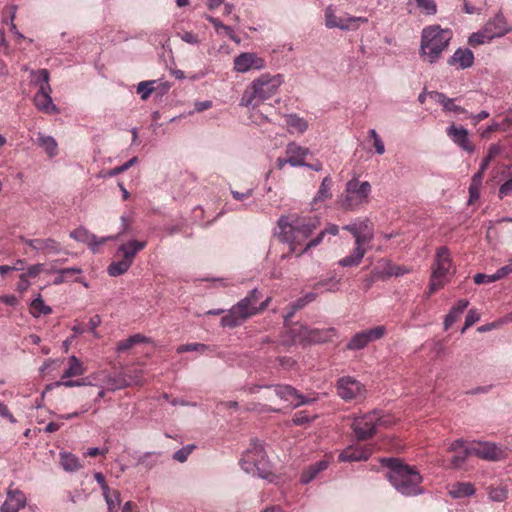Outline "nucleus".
Returning <instances> with one entry per match:
<instances>
[{"label": "nucleus", "instance_id": "7ed1b4c3", "mask_svg": "<svg viewBox=\"0 0 512 512\" xmlns=\"http://www.w3.org/2000/svg\"><path fill=\"white\" fill-rule=\"evenodd\" d=\"M452 38V30L442 28L438 24L423 28L419 47L420 57L430 64L436 63L441 58L442 53L449 47Z\"/></svg>", "mask_w": 512, "mask_h": 512}, {"label": "nucleus", "instance_id": "e2e57ef3", "mask_svg": "<svg viewBox=\"0 0 512 512\" xmlns=\"http://www.w3.org/2000/svg\"><path fill=\"white\" fill-rule=\"evenodd\" d=\"M470 455L471 454H466V448L463 451L458 452V454L455 455L451 460L452 466L455 468H460L465 462L467 456Z\"/></svg>", "mask_w": 512, "mask_h": 512}, {"label": "nucleus", "instance_id": "13d9d810", "mask_svg": "<svg viewBox=\"0 0 512 512\" xmlns=\"http://www.w3.org/2000/svg\"><path fill=\"white\" fill-rule=\"evenodd\" d=\"M313 418V416L308 415L305 411H299L294 414L292 421L295 425H303L310 422Z\"/></svg>", "mask_w": 512, "mask_h": 512}, {"label": "nucleus", "instance_id": "39448f33", "mask_svg": "<svg viewBox=\"0 0 512 512\" xmlns=\"http://www.w3.org/2000/svg\"><path fill=\"white\" fill-rule=\"evenodd\" d=\"M456 268L453 265L450 251L442 246L436 250L433 263L431 265V276L428 288V294L431 295L442 288L449 279L455 274Z\"/></svg>", "mask_w": 512, "mask_h": 512}, {"label": "nucleus", "instance_id": "37998d69", "mask_svg": "<svg viewBox=\"0 0 512 512\" xmlns=\"http://www.w3.org/2000/svg\"><path fill=\"white\" fill-rule=\"evenodd\" d=\"M482 175L483 173L478 171L473 177L471 184L469 186V203H472L473 201L477 200L479 198V190L482 183Z\"/></svg>", "mask_w": 512, "mask_h": 512}, {"label": "nucleus", "instance_id": "c756f323", "mask_svg": "<svg viewBox=\"0 0 512 512\" xmlns=\"http://www.w3.org/2000/svg\"><path fill=\"white\" fill-rule=\"evenodd\" d=\"M329 466L328 460H320L317 463L310 465L308 468H306L302 474L300 481L302 484H308L311 482L315 477L322 471L326 470Z\"/></svg>", "mask_w": 512, "mask_h": 512}, {"label": "nucleus", "instance_id": "f8f14e48", "mask_svg": "<svg viewBox=\"0 0 512 512\" xmlns=\"http://www.w3.org/2000/svg\"><path fill=\"white\" fill-rule=\"evenodd\" d=\"M472 454L487 461H500L508 456V449L492 442H478L466 448Z\"/></svg>", "mask_w": 512, "mask_h": 512}, {"label": "nucleus", "instance_id": "5701e85b", "mask_svg": "<svg viewBox=\"0 0 512 512\" xmlns=\"http://www.w3.org/2000/svg\"><path fill=\"white\" fill-rule=\"evenodd\" d=\"M373 453L371 446L353 445L347 447L339 454V460L342 462L365 461Z\"/></svg>", "mask_w": 512, "mask_h": 512}, {"label": "nucleus", "instance_id": "20e7f679", "mask_svg": "<svg viewBox=\"0 0 512 512\" xmlns=\"http://www.w3.org/2000/svg\"><path fill=\"white\" fill-rule=\"evenodd\" d=\"M283 83L284 76L282 74H261L247 86L241 97L240 105L245 107L259 106L276 95Z\"/></svg>", "mask_w": 512, "mask_h": 512}, {"label": "nucleus", "instance_id": "423d86ee", "mask_svg": "<svg viewBox=\"0 0 512 512\" xmlns=\"http://www.w3.org/2000/svg\"><path fill=\"white\" fill-rule=\"evenodd\" d=\"M260 292L252 289L249 294L233 305L228 313L221 318V326L235 328L240 326L250 317L257 315L256 304L259 302Z\"/></svg>", "mask_w": 512, "mask_h": 512}, {"label": "nucleus", "instance_id": "dca6fc26", "mask_svg": "<svg viewBox=\"0 0 512 512\" xmlns=\"http://www.w3.org/2000/svg\"><path fill=\"white\" fill-rule=\"evenodd\" d=\"M19 240L29 246L33 251L37 253H43L45 255H56L62 250L61 244L53 238H26L19 236Z\"/></svg>", "mask_w": 512, "mask_h": 512}, {"label": "nucleus", "instance_id": "473e14b6", "mask_svg": "<svg viewBox=\"0 0 512 512\" xmlns=\"http://www.w3.org/2000/svg\"><path fill=\"white\" fill-rule=\"evenodd\" d=\"M474 494L475 488L470 482H458L449 490V495L454 499L470 497Z\"/></svg>", "mask_w": 512, "mask_h": 512}, {"label": "nucleus", "instance_id": "a878e982", "mask_svg": "<svg viewBox=\"0 0 512 512\" xmlns=\"http://www.w3.org/2000/svg\"><path fill=\"white\" fill-rule=\"evenodd\" d=\"M146 245V241L131 240L127 243L121 244L118 247L116 256L121 257V259H124L129 263L133 264L137 253L143 250L146 247Z\"/></svg>", "mask_w": 512, "mask_h": 512}, {"label": "nucleus", "instance_id": "f257e3e1", "mask_svg": "<svg viewBox=\"0 0 512 512\" xmlns=\"http://www.w3.org/2000/svg\"><path fill=\"white\" fill-rule=\"evenodd\" d=\"M277 226L279 241L289 245L290 253H296L298 247L320 226V220L317 216L283 215L278 219Z\"/></svg>", "mask_w": 512, "mask_h": 512}, {"label": "nucleus", "instance_id": "b1692460", "mask_svg": "<svg viewBox=\"0 0 512 512\" xmlns=\"http://www.w3.org/2000/svg\"><path fill=\"white\" fill-rule=\"evenodd\" d=\"M484 28L491 39L502 37L512 31V27L508 25L502 14L495 15L485 24Z\"/></svg>", "mask_w": 512, "mask_h": 512}, {"label": "nucleus", "instance_id": "9b49d317", "mask_svg": "<svg viewBox=\"0 0 512 512\" xmlns=\"http://www.w3.org/2000/svg\"><path fill=\"white\" fill-rule=\"evenodd\" d=\"M42 77V83L38 92L34 96V105L44 113H58V108L54 105L51 97V86L49 84V72L47 69H40L37 73Z\"/></svg>", "mask_w": 512, "mask_h": 512}, {"label": "nucleus", "instance_id": "69168bd1", "mask_svg": "<svg viewBox=\"0 0 512 512\" xmlns=\"http://www.w3.org/2000/svg\"><path fill=\"white\" fill-rule=\"evenodd\" d=\"M101 317L99 315H94L89 320V331L93 334L95 337H99L98 332L96 331L97 327L101 325Z\"/></svg>", "mask_w": 512, "mask_h": 512}, {"label": "nucleus", "instance_id": "f3484780", "mask_svg": "<svg viewBox=\"0 0 512 512\" xmlns=\"http://www.w3.org/2000/svg\"><path fill=\"white\" fill-rule=\"evenodd\" d=\"M386 333L384 326H377L372 329L356 333L347 344L349 350H360L368 343L381 339Z\"/></svg>", "mask_w": 512, "mask_h": 512}, {"label": "nucleus", "instance_id": "393cba45", "mask_svg": "<svg viewBox=\"0 0 512 512\" xmlns=\"http://www.w3.org/2000/svg\"><path fill=\"white\" fill-rule=\"evenodd\" d=\"M448 64L457 70L468 69L474 64V54L469 48H458L448 59Z\"/></svg>", "mask_w": 512, "mask_h": 512}, {"label": "nucleus", "instance_id": "8fccbe9b", "mask_svg": "<svg viewBox=\"0 0 512 512\" xmlns=\"http://www.w3.org/2000/svg\"><path fill=\"white\" fill-rule=\"evenodd\" d=\"M491 40L492 39L490 37H488V33L485 31V28H483V30L480 32L473 33L469 37V43L474 46L487 43Z\"/></svg>", "mask_w": 512, "mask_h": 512}, {"label": "nucleus", "instance_id": "6e6d98bb", "mask_svg": "<svg viewBox=\"0 0 512 512\" xmlns=\"http://www.w3.org/2000/svg\"><path fill=\"white\" fill-rule=\"evenodd\" d=\"M45 271V265L37 263L29 266L27 271L24 273L28 278H36L40 273Z\"/></svg>", "mask_w": 512, "mask_h": 512}, {"label": "nucleus", "instance_id": "72a5a7b5", "mask_svg": "<svg viewBox=\"0 0 512 512\" xmlns=\"http://www.w3.org/2000/svg\"><path fill=\"white\" fill-rule=\"evenodd\" d=\"M85 373L83 363L75 356L72 355L68 360V367L65 369L62 375V379L81 376Z\"/></svg>", "mask_w": 512, "mask_h": 512}, {"label": "nucleus", "instance_id": "09e8293b", "mask_svg": "<svg viewBox=\"0 0 512 512\" xmlns=\"http://www.w3.org/2000/svg\"><path fill=\"white\" fill-rule=\"evenodd\" d=\"M154 81L140 82L137 86V93L141 99L146 100L154 90Z\"/></svg>", "mask_w": 512, "mask_h": 512}, {"label": "nucleus", "instance_id": "aec40b11", "mask_svg": "<svg viewBox=\"0 0 512 512\" xmlns=\"http://www.w3.org/2000/svg\"><path fill=\"white\" fill-rule=\"evenodd\" d=\"M27 504L25 494L19 489H8L0 512H19Z\"/></svg>", "mask_w": 512, "mask_h": 512}, {"label": "nucleus", "instance_id": "2eb2a0df", "mask_svg": "<svg viewBox=\"0 0 512 512\" xmlns=\"http://www.w3.org/2000/svg\"><path fill=\"white\" fill-rule=\"evenodd\" d=\"M293 342H313L321 343L328 341L335 335V329L330 328L327 330L309 329L306 326H298L291 329Z\"/></svg>", "mask_w": 512, "mask_h": 512}, {"label": "nucleus", "instance_id": "de8ad7c7", "mask_svg": "<svg viewBox=\"0 0 512 512\" xmlns=\"http://www.w3.org/2000/svg\"><path fill=\"white\" fill-rule=\"evenodd\" d=\"M499 153H500L499 146L491 145L488 149L486 157L481 162L479 171L483 173L488 168L492 159L495 158Z\"/></svg>", "mask_w": 512, "mask_h": 512}, {"label": "nucleus", "instance_id": "0eeeda50", "mask_svg": "<svg viewBox=\"0 0 512 512\" xmlns=\"http://www.w3.org/2000/svg\"><path fill=\"white\" fill-rule=\"evenodd\" d=\"M240 465L246 473L258 476L262 479L272 480L273 478L266 452L259 443L254 444L243 454Z\"/></svg>", "mask_w": 512, "mask_h": 512}, {"label": "nucleus", "instance_id": "cd10ccee", "mask_svg": "<svg viewBox=\"0 0 512 512\" xmlns=\"http://www.w3.org/2000/svg\"><path fill=\"white\" fill-rule=\"evenodd\" d=\"M430 97L440 105H442L443 109L446 112H453L456 114H468L467 110L457 104H455V100L452 98H448L444 93L433 91L430 94Z\"/></svg>", "mask_w": 512, "mask_h": 512}, {"label": "nucleus", "instance_id": "ea45409f", "mask_svg": "<svg viewBox=\"0 0 512 512\" xmlns=\"http://www.w3.org/2000/svg\"><path fill=\"white\" fill-rule=\"evenodd\" d=\"M331 187H332L331 178L325 177L321 182V185L319 187L317 194L315 195V197L313 199V202L317 203L319 201H325L327 199H330L332 197V194L330 191Z\"/></svg>", "mask_w": 512, "mask_h": 512}, {"label": "nucleus", "instance_id": "3c124183", "mask_svg": "<svg viewBox=\"0 0 512 512\" xmlns=\"http://www.w3.org/2000/svg\"><path fill=\"white\" fill-rule=\"evenodd\" d=\"M489 498L495 502H502L507 498V490L503 487L491 488Z\"/></svg>", "mask_w": 512, "mask_h": 512}, {"label": "nucleus", "instance_id": "6e6552de", "mask_svg": "<svg viewBox=\"0 0 512 512\" xmlns=\"http://www.w3.org/2000/svg\"><path fill=\"white\" fill-rule=\"evenodd\" d=\"M389 424L390 422L382 415L381 411L374 410L355 417L351 428L358 440H365L372 437L378 427Z\"/></svg>", "mask_w": 512, "mask_h": 512}, {"label": "nucleus", "instance_id": "f704fd0d", "mask_svg": "<svg viewBox=\"0 0 512 512\" xmlns=\"http://www.w3.org/2000/svg\"><path fill=\"white\" fill-rule=\"evenodd\" d=\"M205 18L213 25L217 34H224L236 43L240 42L230 26L223 24L219 19L210 15H205Z\"/></svg>", "mask_w": 512, "mask_h": 512}, {"label": "nucleus", "instance_id": "79ce46f5", "mask_svg": "<svg viewBox=\"0 0 512 512\" xmlns=\"http://www.w3.org/2000/svg\"><path fill=\"white\" fill-rule=\"evenodd\" d=\"M409 273V269L404 266H398L390 263L389 261L384 262L383 270L381 272L382 277L390 276H402Z\"/></svg>", "mask_w": 512, "mask_h": 512}, {"label": "nucleus", "instance_id": "58836bf2", "mask_svg": "<svg viewBox=\"0 0 512 512\" xmlns=\"http://www.w3.org/2000/svg\"><path fill=\"white\" fill-rule=\"evenodd\" d=\"M132 266L131 263L124 259L113 261L107 268V272L112 277H118L125 274Z\"/></svg>", "mask_w": 512, "mask_h": 512}, {"label": "nucleus", "instance_id": "680f3d73", "mask_svg": "<svg viewBox=\"0 0 512 512\" xmlns=\"http://www.w3.org/2000/svg\"><path fill=\"white\" fill-rule=\"evenodd\" d=\"M507 196H512V176L499 188V197L504 198Z\"/></svg>", "mask_w": 512, "mask_h": 512}, {"label": "nucleus", "instance_id": "a18cd8bd", "mask_svg": "<svg viewBox=\"0 0 512 512\" xmlns=\"http://www.w3.org/2000/svg\"><path fill=\"white\" fill-rule=\"evenodd\" d=\"M208 349H209V347L202 343H188V344H182V345L178 346L176 349V352L178 354H182L185 352H193V351L204 353Z\"/></svg>", "mask_w": 512, "mask_h": 512}, {"label": "nucleus", "instance_id": "4c0bfd02", "mask_svg": "<svg viewBox=\"0 0 512 512\" xmlns=\"http://www.w3.org/2000/svg\"><path fill=\"white\" fill-rule=\"evenodd\" d=\"M39 145L45 150V152L50 156L54 157L58 153V145L56 140L52 136H46L43 134H39L38 137Z\"/></svg>", "mask_w": 512, "mask_h": 512}, {"label": "nucleus", "instance_id": "a211bd4d", "mask_svg": "<svg viewBox=\"0 0 512 512\" xmlns=\"http://www.w3.org/2000/svg\"><path fill=\"white\" fill-rule=\"evenodd\" d=\"M265 67V60L255 53L243 52L234 58V70L246 73L250 70H261Z\"/></svg>", "mask_w": 512, "mask_h": 512}, {"label": "nucleus", "instance_id": "4d7b16f0", "mask_svg": "<svg viewBox=\"0 0 512 512\" xmlns=\"http://www.w3.org/2000/svg\"><path fill=\"white\" fill-rule=\"evenodd\" d=\"M326 287L328 291L335 292L339 290V283L336 280L329 279L325 281L318 282L314 285V289H318L319 287Z\"/></svg>", "mask_w": 512, "mask_h": 512}, {"label": "nucleus", "instance_id": "e433bc0d", "mask_svg": "<svg viewBox=\"0 0 512 512\" xmlns=\"http://www.w3.org/2000/svg\"><path fill=\"white\" fill-rule=\"evenodd\" d=\"M30 309L32 316L35 318L40 315H49L52 313V308L44 303L41 295H38V297L31 302Z\"/></svg>", "mask_w": 512, "mask_h": 512}, {"label": "nucleus", "instance_id": "c9c22d12", "mask_svg": "<svg viewBox=\"0 0 512 512\" xmlns=\"http://www.w3.org/2000/svg\"><path fill=\"white\" fill-rule=\"evenodd\" d=\"M103 497L107 504V512H119L121 507V495L116 489H110L103 493Z\"/></svg>", "mask_w": 512, "mask_h": 512}, {"label": "nucleus", "instance_id": "412c9836", "mask_svg": "<svg viewBox=\"0 0 512 512\" xmlns=\"http://www.w3.org/2000/svg\"><path fill=\"white\" fill-rule=\"evenodd\" d=\"M268 388H273L274 394L277 397L290 402L294 407H298L309 402V400L299 394L298 391L290 385H275L269 386Z\"/></svg>", "mask_w": 512, "mask_h": 512}, {"label": "nucleus", "instance_id": "7c9ffc66", "mask_svg": "<svg viewBox=\"0 0 512 512\" xmlns=\"http://www.w3.org/2000/svg\"><path fill=\"white\" fill-rule=\"evenodd\" d=\"M60 465L67 472H75L82 468L79 458L70 452H60Z\"/></svg>", "mask_w": 512, "mask_h": 512}, {"label": "nucleus", "instance_id": "c85d7f7f", "mask_svg": "<svg viewBox=\"0 0 512 512\" xmlns=\"http://www.w3.org/2000/svg\"><path fill=\"white\" fill-rule=\"evenodd\" d=\"M469 301L466 299H460L457 303L450 309L449 313L445 316L444 319V329L448 330L460 317V315L464 312V310L468 307Z\"/></svg>", "mask_w": 512, "mask_h": 512}, {"label": "nucleus", "instance_id": "bb28decb", "mask_svg": "<svg viewBox=\"0 0 512 512\" xmlns=\"http://www.w3.org/2000/svg\"><path fill=\"white\" fill-rule=\"evenodd\" d=\"M287 161L293 167L304 166V158L309 154V150L296 143H290L286 149Z\"/></svg>", "mask_w": 512, "mask_h": 512}, {"label": "nucleus", "instance_id": "2f4dec72", "mask_svg": "<svg viewBox=\"0 0 512 512\" xmlns=\"http://www.w3.org/2000/svg\"><path fill=\"white\" fill-rule=\"evenodd\" d=\"M338 226L335 225V224H329L324 230H322L316 237H314L313 239H311L310 241H308L305 245V247L299 252L297 253V256H301L302 254H304L305 252H307L309 249L313 248V247H316L318 246L324 236L326 234H331V235H337L338 234Z\"/></svg>", "mask_w": 512, "mask_h": 512}, {"label": "nucleus", "instance_id": "bf43d9fd", "mask_svg": "<svg viewBox=\"0 0 512 512\" xmlns=\"http://www.w3.org/2000/svg\"><path fill=\"white\" fill-rule=\"evenodd\" d=\"M193 448L194 446L192 445L183 447L174 453L173 458L179 462H184L186 461L188 455L192 452Z\"/></svg>", "mask_w": 512, "mask_h": 512}, {"label": "nucleus", "instance_id": "6ab92c4d", "mask_svg": "<svg viewBox=\"0 0 512 512\" xmlns=\"http://www.w3.org/2000/svg\"><path fill=\"white\" fill-rule=\"evenodd\" d=\"M70 237L78 242L87 244L93 252L98 251V247L103 245L108 240H115L117 237H102L97 238L96 235L90 233L87 229L80 227L70 233Z\"/></svg>", "mask_w": 512, "mask_h": 512}, {"label": "nucleus", "instance_id": "49530a36", "mask_svg": "<svg viewBox=\"0 0 512 512\" xmlns=\"http://www.w3.org/2000/svg\"><path fill=\"white\" fill-rule=\"evenodd\" d=\"M417 7L426 15H435L437 13V5L434 0H414Z\"/></svg>", "mask_w": 512, "mask_h": 512}, {"label": "nucleus", "instance_id": "5fc2aeb1", "mask_svg": "<svg viewBox=\"0 0 512 512\" xmlns=\"http://www.w3.org/2000/svg\"><path fill=\"white\" fill-rule=\"evenodd\" d=\"M480 319V315L479 313L477 312L476 309H470L466 315V318H465V324H464V327L462 329V332H464L467 328L471 327L472 325H474L477 321H479Z\"/></svg>", "mask_w": 512, "mask_h": 512}, {"label": "nucleus", "instance_id": "9d476101", "mask_svg": "<svg viewBox=\"0 0 512 512\" xmlns=\"http://www.w3.org/2000/svg\"><path fill=\"white\" fill-rule=\"evenodd\" d=\"M368 18L361 16H352L346 14L344 16H337L335 8L329 5L325 9V25L327 28H338L342 31H355L362 24H367Z\"/></svg>", "mask_w": 512, "mask_h": 512}, {"label": "nucleus", "instance_id": "338daca9", "mask_svg": "<svg viewBox=\"0 0 512 512\" xmlns=\"http://www.w3.org/2000/svg\"><path fill=\"white\" fill-rule=\"evenodd\" d=\"M279 365L285 370H292L296 366V361L291 357H279Z\"/></svg>", "mask_w": 512, "mask_h": 512}, {"label": "nucleus", "instance_id": "603ef678", "mask_svg": "<svg viewBox=\"0 0 512 512\" xmlns=\"http://www.w3.org/2000/svg\"><path fill=\"white\" fill-rule=\"evenodd\" d=\"M369 136L373 139V144L376 150V153L382 155L385 153V146L380 136L376 132L375 129L369 130Z\"/></svg>", "mask_w": 512, "mask_h": 512}, {"label": "nucleus", "instance_id": "4be33fe9", "mask_svg": "<svg viewBox=\"0 0 512 512\" xmlns=\"http://www.w3.org/2000/svg\"><path fill=\"white\" fill-rule=\"evenodd\" d=\"M447 136L452 140L453 143L458 145L461 149L468 153L474 152V145L469 139L468 130L463 127H457L452 124L446 129Z\"/></svg>", "mask_w": 512, "mask_h": 512}, {"label": "nucleus", "instance_id": "0e129e2a", "mask_svg": "<svg viewBox=\"0 0 512 512\" xmlns=\"http://www.w3.org/2000/svg\"><path fill=\"white\" fill-rule=\"evenodd\" d=\"M495 281H496V278H495L494 274L487 275V274H483V273H478L474 276V282L478 285L492 283Z\"/></svg>", "mask_w": 512, "mask_h": 512}, {"label": "nucleus", "instance_id": "1a4fd4ad", "mask_svg": "<svg viewBox=\"0 0 512 512\" xmlns=\"http://www.w3.org/2000/svg\"><path fill=\"white\" fill-rule=\"evenodd\" d=\"M355 248L350 255L339 260L338 264L342 267L358 266L367 252L366 244L373 239V230L370 223L364 225L363 228L354 236Z\"/></svg>", "mask_w": 512, "mask_h": 512}, {"label": "nucleus", "instance_id": "c03bdc74", "mask_svg": "<svg viewBox=\"0 0 512 512\" xmlns=\"http://www.w3.org/2000/svg\"><path fill=\"white\" fill-rule=\"evenodd\" d=\"M287 124L299 133H303L308 127L307 122L303 118L293 114L287 116Z\"/></svg>", "mask_w": 512, "mask_h": 512}, {"label": "nucleus", "instance_id": "864d4df0", "mask_svg": "<svg viewBox=\"0 0 512 512\" xmlns=\"http://www.w3.org/2000/svg\"><path fill=\"white\" fill-rule=\"evenodd\" d=\"M155 453L153 452H146L142 456L139 457L137 464L143 465L147 469H151L156 465V460L152 459Z\"/></svg>", "mask_w": 512, "mask_h": 512}, {"label": "nucleus", "instance_id": "4468645a", "mask_svg": "<svg viewBox=\"0 0 512 512\" xmlns=\"http://www.w3.org/2000/svg\"><path fill=\"white\" fill-rule=\"evenodd\" d=\"M337 393L345 401L362 400L365 398V386L350 376H344L337 381Z\"/></svg>", "mask_w": 512, "mask_h": 512}, {"label": "nucleus", "instance_id": "f03ea898", "mask_svg": "<svg viewBox=\"0 0 512 512\" xmlns=\"http://www.w3.org/2000/svg\"><path fill=\"white\" fill-rule=\"evenodd\" d=\"M381 462L390 469L386 477L396 491L408 497L424 492L423 478L414 467L404 465L396 458H383Z\"/></svg>", "mask_w": 512, "mask_h": 512}, {"label": "nucleus", "instance_id": "052dcab7", "mask_svg": "<svg viewBox=\"0 0 512 512\" xmlns=\"http://www.w3.org/2000/svg\"><path fill=\"white\" fill-rule=\"evenodd\" d=\"M369 223L368 220L353 222L343 227L344 230L349 231L353 237L363 228L364 225Z\"/></svg>", "mask_w": 512, "mask_h": 512}, {"label": "nucleus", "instance_id": "774afa93", "mask_svg": "<svg viewBox=\"0 0 512 512\" xmlns=\"http://www.w3.org/2000/svg\"><path fill=\"white\" fill-rule=\"evenodd\" d=\"M510 273H512V265H506V266H503L500 269H498L494 273V275H495L496 281H498V280L504 278L505 276H507Z\"/></svg>", "mask_w": 512, "mask_h": 512}, {"label": "nucleus", "instance_id": "ddd939ff", "mask_svg": "<svg viewBox=\"0 0 512 512\" xmlns=\"http://www.w3.org/2000/svg\"><path fill=\"white\" fill-rule=\"evenodd\" d=\"M371 191L369 182H360L357 178L349 180L346 184V199L344 206L352 208L354 205H359L367 202L368 196Z\"/></svg>", "mask_w": 512, "mask_h": 512}, {"label": "nucleus", "instance_id": "a19ab883", "mask_svg": "<svg viewBox=\"0 0 512 512\" xmlns=\"http://www.w3.org/2000/svg\"><path fill=\"white\" fill-rule=\"evenodd\" d=\"M146 341H147V338L145 336H143L141 334H134V335L128 337L127 339L120 341L117 344L116 350H117V352H125V351L131 349L132 347H134L136 344L143 343Z\"/></svg>", "mask_w": 512, "mask_h": 512}]
</instances>
